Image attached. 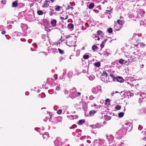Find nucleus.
I'll return each instance as SVG.
<instances>
[{
	"label": "nucleus",
	"mask_w": 146,
	"mask_h": 146,
	"mask_svg": "<svg viewBox=\"0 0 146 146\" xmlns=\"http://www.w3.org/2000/svg\"><path fill=\"white\" fill-rule=\"evenodd\" d=\"M68 15H66V17L64 18V17H61L60 18L62 20H66L68 18Z\"/></svg>",
	"instance_id": "e433bc0d"
},
{
	"label": "nucleus",
	"mask_w": 146,
	"mask_h": 146,
	"mask_svg": "<svg viewBox=\"0 0 146 146\" xmlns=\"http://www.w3.org/2000/svg\"><path fill=\"white\" fill-rule=\"evenodd\" d=\"M73 119H76L78 117V116H77V115H73Z\"/></svg>",
	"instance_id": "3c124183"
},
{
	"label": "nucleus",
	"mask_w": 146,
	"mask_h": 146,
	"mask_svg": "<svg viewBox=\"0 0 146 146\" xmlns=\"http://www.w3.org/2000/svg\"><path fill=\"white\" fill-rule=\"evenodd\" d=\"M74 39L73 38L71 37L69 40H67V44L70 46H75V42H76L75 41L74 43H73V40Z\"/></svg>",
	"instance_id": "7ed1b4c3"
},
{
	"label": "nucleus",
	"mask_w": 146,
	"mask_h": 146,
	"mask_svg": "<svg viewBox=\"0 0 146 146\" xmlns=\"http://www.w3.org/2000/svg\"><path fill=\"white\" fill-rule=\"evenodd\" d=\"M50 51L52 53H53L54 54L56 52H57V50L56 48H50Z\"/></svg>",
	"instance_id": "f8f14e48"
},
{
	"label": "nucleus",
	"mask_w": 146,
	"mask_h": 146,
	"mask_svg": "<svg viewBox=\"0 0 146 146\" xmlns=\"http://www.w3.org/2000/svg\"><path fill=\"white\" fill-rule=\"evenodd\" d=\"M67 117L70 119H73V115H68L67 116Z\"/></svg>",
	"instance_id": "4c0bfd02"
},
{
	"label": "nucleus",
	"mask_w": 146,
	"mask_h": 146,
	"mask_svg": "<svg viewBox=\"0 0 146 146\" xmlns=\"http://www.w3.org/2000/svg\"><path fill=\"white\" fill-rule=\"evenodd\" d=\"M89 57L88 55H84L83 56V58L84 59H87Z\"/></svg>",
	"instance_id": "58836bf2"
},
{
	"label": "nucleus",
	"mask_w": 146,
	"mask_h": 146,
	"mask_svg": "<svg viewBox=\"0 0 146 146\" xmlns=\"http://www.w3.org/2000/svg\"><path fill=\"white\" fill-rule=\"evenodd\" d=\"M85 122V120L84 119H81L79 120L77 122L78 125H81Z\"/></svg>",
	"instance_id": "4468645a"
},
{
	"label": "nucleus",
	"mask_w": 146,
	"mask_h": 146,
	"mask_svg": "<svg viewBox=\"0 0 146 146\" xmlns=\"http://www.w3.org/2000/svg\"><path fill=\"white\" fill-rule=\"evenodd\" d=\"M96 112L94 110H92L90 111L89 114L91 116H92L94 115V114Z\"/></svg>",
	"instance_id": "412c9836"
},
{
	"label": "nucleus",
	"mask_w": 146,
	"mask_h": 146,
	"mask_svg": "<svg viewBox=\"0 0 146 146\" xmlns=\"http://www.w3.org/2000/svg\"><path fill=\"white\" fill-rule=\"evenodd\" d=\"M43 135V138L44 139H46L49 137V134L48 132H46L44 133V134H42Z\"/></svg>",
	"instance_id": "1a4fd4ad"
},
{
	"label": "nucleus",
	"mask_w": 146,
	"mask_h": 146,
	"mask_svg": "<svg viewBox=\"0 0 146 146\" xmlns=\"http://www.w3.org/2000/svg\"><path fill=\"white\" fill-rule=\"evenodd\" d=\"M130 59H128V60H130L131 62L134 61L136 60L134 56H131L130 57Z\"/></svg>",
	"instance_id": "9b49d317"
},
{
	"label": "nucleus",
	"mask_w": 146,
	"mask_h": 146,
	"mask_svg": "<svg viewBox=\"0 0 146 146\" xmlns=\"http://www.w3.org/2000/svg\"><path fill=\"white\" fill-rule=\"evenodd\" d=\"M67 27L68 29H73L74 27V25L72 23H69Z\"/></svg>",
	"instance_id": "f3484780"
},
{
	"label": "nucleus",
	"mask_w": 146,
	"mask_h": 146,
	"mask_svg": "<svg viewBox=\"0 0 146 146\" xmlns=\"http://www.w3.org/2000/svg\"><path fill=\"white\" fill-rule=\"evenodd\" d=\"M1 2L3 4H5L6 1L5 0H4L2 1Z\"/></svg>",
	"instance_id": "6e6d98bb"
},
{
	"label": "nucleus",
	"mask_w": 146,
	"mask_h": 146,
	"mask_svg": "<svg viewBox=\"0 0 146 146\" xmlns=\"http://www.w3.org/2000/svg\"><path fill=\"white\" fill-rule=\"evenodd\" d=\"M124 113L123 112H120L118 113V116L119 117H122L124 115Z\"/></svg>",
	"instance_id": "c756f323"
},
{
	"label": "nucleus",
	"mask_w": 146,
	"mask_h": 146,
	"mask_svg": "<svg viewBox=\"0 0 146 146\" xmlns=\"http://www.w3.org/2000/svg\"><path fill=\"white\" fill-rule=\"evenodd\" d=\"M66 72H63L62 76H61L60 77V78L61 79H63L64 76L66 74Z\"/></svg>",
	"instance_id": "a19ab883"
},
{
	"label": "nucleus",
	"mask_w": 146,
	"mask_h": 146,
	"mask_svg": "<svg viewBox=\"0 0 146 146\" xmlns=\"http://www.w3.org/2000/svg\"><path fill=\"white\" fill-rule=\"evenodd\" d=\"M76 127V125H73L72 126L70 127V129H73V128H74Z\"/></svg>",
	"instance_id": "de8ad7c7"
},
{
	"label": "nucleus",
	"mask_w": 146,
	"mask_h": 146,
	"mask_svg": "<svg viewBox=\"0 0 146 146\" xmlns=\"http://www.w3.org/2000/svg\"><path fill=\"white\" fill-rule=\"evenodd\" d=\"M115 108L117 110H119L121 108V106H119V105H117L115 107Z\"/></svg>",
	"instance_id": "ea45409f"
},
{
	"label": "nucleus",
	"mask_w": 146,
	"mask_h": 146,
	"mask_svg": "<svg viewBox=\"0 0 146 146\" xmlns=\"http://www.w3.org/2000/svg\"><path fill=\"white\" fill-rule=\"evenodd\" d=\"M126 57L127 58H129L130 56L129 55H126Z\"/></svg>",
	"instance_id": "e2e57ef3"
},
{
	"label": "nucleus",
	"mask_w": 146,
	"mask_h": 146,
	"mask_svg": "<svg viewBox=\"0 0 146 146\" xmlns=\"http://www.w3.org/2000/svg\"><path fill=\"white\" fill-rule=\"evenodd\" d=\"M41 98H44L45 96V95L44 93H42L41 94Z\"/></svg>",
	"instance_id": "49530a36"
},
{
	"label": "nucleus",
	"mask_w": 146,
	"mask_h": 146,
	"mask_svg": "<svg viewBox=\"0 0 146 146\" xmlns=\"http://www.w3.org/2000/svg\"><path fill=\"white\" fill-rule=\"evenodd\" d=\"M113 78V81L115 82L116 81V78H115V77H114Z\"/></svg>",
	"instance_id": "13d9d810"
},
{
	"label": "nucleus",
	"mask_w": 146,
	"mask_h": 146,
	"mask_svg": "<svg viewBox=\"0 0 146 146\" xmlns=\"http://www.w3.org/2000/svg\"><path fill=\"white\" fill-rule=\"evenodd\" d=\"M125 144H124L123 143H121V144L118 145V146H125Z\"/></svg>",
	"instance_id": "09e8293b"
},
{
	"label": "nucleus",
	"mask_w": 146,
	"mask_h": 146,
	"mask_svg": "<svg viewBox=\"0 0 146 146\" xmlns=\"http://www.w3.org/2000/svg\"><path fill=\"white\" fill-rule=\"evenodd\" d=\"M56 21L55 19H53L51 22V24L52 27L55 26L56 24Z\"/></svg>",
	"instance_id": "9d476101"
},
{
	"label": "nucleus",
	"mask_w": 146,
	"mask_h": 146,
	"mask_svg": "<svg viewBox=\"0 0 146 146\" xmlns=\"http://www.w3.org/2000/svg\"><path fill=\"white\" fill-rule=\"evenodd\" d=\"M6 32L5 31H3L2 32H1V33L2 34H5Z\"/></svg>",
	"instance_id": "bf43d9fd"
},
{
	"label": "nucleus",
	"mask_w": 146,
	"mask_h": 146,
	"mask_svg": "<svg viewBox=\"0 0 146 146\" xmlns=\"http://www.w3.org/2000/svg\"><path fill=\"white\" fill-rule=\"evenodd\" d=\"M77 94L76 90L75 88H73L70 90V97L73 99L76 96Z\"/></svg>",
	"instance_id": "f257e3e1"
},
{
	"label": "nucleus",
	"mask_w": 146,
	"mask_h": 146,
	"mask_svg": "<svg viewBox=\"0 0 146 146\" xmlns=\"http://www.w3.org/2000/svg\"><path fill=\"white\" fill-rule=\"evenodd\" d=\"M106 101L107 103H109L110 102V100L109 99H107L106 100Z\"/></svg>",
	"instance_id": "5fc2aeb1"
},
{
	"label": "nucleus",
	"mask_w": 146,
	"mask_h": 146,
	"mask_svg": "<svg viewBox=\"0 0 146 146\" xmlns=\"http://www.w3.org/2000/svg\"><path fill=\"white\" fill-rule=\"evenodd\" d=\"M94 6V4L93 3H90L88 6V8L90 9H92Z\"/></svg>",
	"instance_id": "dca6fc26"
},
{
	"label": "nucleus",
	"mask_w": 146,
	"mask_h": 146,
	"mask_svg": "<svg viewBox=\"0 0 146 146\" xmlns=\"http://www.w3.org/2000/svg\"><path fill=\"white\" fill-rule=\"evenodd\" d=\"M81 95V93L79 92H78L77 93L76 96H80Z\"/></svg>",
	"instance_id": "603ef678"
},
{
	"label": "nucleus",
	"mask_w": 146,
	"mask_h": 146,
	"mask_svg": "<svg viewBox=\"0 0 146 146\" xmlns=\"http://www.w3.org/2000/svg\"><path fill=\"white\" fill-rule=\"evenodd\" d=\"M107 13H109V14H110V12H111V11L110 10H107Z\"/></svg>",
	"instance_id": "0e129e2a"
},
{
	"label": "nucleus",
	"mask_w": 146,
	"mask_h": 146,
	"mask_svg": "<svg viewBox=\"0 0 146 146\" xmlns=\"http://www.w3.org/2000/svg\"><path fill=\"white\" fill-rule=\"evenodd\" d=\"M94 65L97 67H99L100 66V63L99 62H96L94 63Z\"/></svg>",
	"instance_id": "bb28decb"
},
{
	"label": "nucleus",
	"mask_w": 146,
	"mask_h": 146,
	"mask_svg": "<svg viewBox=\"0 0 146 146\" xmlns=\"http://www.w3.org/2000/svg\"><path fill=\"white\" fill-rule=\"evenodd\" d=\"M58 50L59 52V53L61 54H63L64 53V51L61 50L60 49L58 48Z\"/></svg>",
	"instance_id": "cd10ccee"
},
{
	"label": "nucleus",
	"mask_w": 146,
	"mask_h": 146,
	"mask_svg": "<svg viewBox=\"0 0 146 146\" xmlns=\"http://www.w3.org/2000/svg\"><path fill=\"white\" fill-rule=\"evenodd\" d=\"M92 92L95 94L101 92V89L100 86H98L96 87L93 88L92 90Z\"/></svg>",
	"instance_id": "f03ea898"
},
{
	"label": "nucleus",
	"mask_w": 146,
	"mask_h": 146,
	"mask_svg": "<svg viewBox=\"0 0 146 146\" xmlns=\"http://www.w3.org/2000/svg\"><path fill=\"white\" fill-rule=\"evenodd\" d=\"M126 125H128L129 127H131V128H132V126H130V125H131V123H130L127 122L125 123Z\"/></svg>",
	"instance_id": "79ce46f5"
},
{
	"label": "nucleus",
	"mask_w": 146,
	"mask_h": 146,
	"mask_svg": "<svg viewBox=\"0 0 146 146\" xmlns=\"http://www.w3.org/2000/svg\"><path fill=\"white\" fill-rule=\"evenodd\" d=\"M88 78L90 80H93L94 79L95 77L93 75H92L89 76Z\"/></svg>",
	"instance_id": "c85d7f7f"
},
{
	"label": "nucleus",
	"mask_w": 146,
	"mask_h": 146,
	"mask_svg": "<svg viewBox=\"0 0 146 146\" xmlns=\"http://www.w3.org/2000/svg\"><path fill=\"white\" fill-rule=\"evenodd\" d=\"M104 117L106 118V119L107 120H110L111 119V117L110 116H108L107 115H104Z\"/></svg>",
	"instance_id": "c9c22d12"
},
{
	"label": "nucleus",
	"mask_w": 146,
	"mask_h": 146,
	"mask_svg": "<svg viewBox=\"0 0 146 146\" xmlns=\"http://www.w3.org/2000/svg\"><path fill=\"white\" fill-rule=\"evenodd\" d=\"M108 39H105L104 41H103L101 44L100 45V46L101 48H103L104 47V44L105 43V42L107 41Z\"/></svg>",
	"instance_id": "ddd939ff"
},
{
	"label": "nucleus",
	"mask_w": 146,
	"mask_h": 146,
	"mask_svg": "<svg viewBox=\"0 0 146 146\" xmlns=\"http://www.w3.org/2000/svg\"><path fill=\"white\" fill-rule=\"evenodd\" d=\"M18 4L17 1H15L12 3V6L14 7H16Z\"/></svg>",
	"instance_id": "aec40b11"
},
{
	"label": "nucleus",
	"mask_w": 146,
	"mask_h": 146,
	"mask_svg": "<svg viewBox=\"0 0 146 146\" xmlns=\"http://www.w3.org/2000/svg\"><path fill=\"white\" fill-rule=\"evenodd\" d=\"M143 139L145 141H146V137H144L143 138Z\"/></svg>",
	"instance_id": "338daca9"
},
{
	"label": "nucleus",
	"mask_w": 146,
	"mask_h": 146,
	"mask_svg": "<svg viewBox=\"0 0 146 146\" xmlns=\"http://www.w3.org/2000/svg\"><path fill=\"white\" fill-rule=\"evenodd\" d=\"M106 137L108 139H109V137H110L111 138V139H113V137L112 135H106Z\"/></svg>",
	"instance_id": "72a5a7b5"
},
{
	"label": "nucleus",
	"mask_w": 146,
	"mask_h": 146,
	"mask_svg": "<svg viewBox=\"0 0 146 146\" xmlns=\"http://www.w3.org/2000/svg\"><path fill=\"white\" fill-rule=\"evenodd\" d=\"M55 9L57 11H59L60 10V9L61 8V7L59 6H56L55 7Z\"/></svg>",
	"instance_id": "6ab92c4d"
},
{
	"label": "nucleus",
	"mask_w": 146,
	"mask_h": 146,
	"mask_svg": "<svg viewBox=\"0 0 146 146\" xmlns=\"http://www.w3.org/2000/svg\"><path fill=\"white\" fill-rule=\"evenodd\" d=\"M60 139V138H58L54 141V143L56 146H62V143L59 141Z\"/></svg>",
	"instance_id": "39448f33"
},
{
	"label": "nucleus",
	"mask_w": 146,
	"mask_h": 146,
	"mask_svg": "<svg viewBox=\"0 0 146 146\" xmlns=\"http://www.w3.org/2000/svg\"><path fill=\"white\" fill-rule=\"evenodd\" d=\"M49 4L47 3H44L42 6L44 7L47 8L49 6Z\"/></svg>",
	"instance_id": "a878e982"
},
{
	"label": "nucleus",
	"mask_w": 146,
	"mask_h": 146,
	"mask_svg": "<svg viewBox=\"0 0 146 146\" xmlns=\"http://www.w3.org/2000/svg\"><path fill=\"white\" fill-rule=\"evenodd\" d=\"M72 72H69L67 74V76L69 78H70L72 77Z\"/></svg>",
	"instance_id": "b1692460"
},
{
	"label": "nucleus",
	"mask_w": 146,
	"mask_h": 146,
	"mask_svg": "<svg viewBox=\"0 0 146 146\" xmlns=\"http://www.w3.org/2000/svg\"><path fill=\"white\" fill-rule=\"evenodd\" d=\"M56 13V12H55L54 10L53 9H52L51 11L49 13V14L50 16H51L53 14H55Z\"/></svg>",
	"instance_id": "a211bd4d"
},
{
	"label": "nucleus",
	"mask_w": 146,
	"mask_h": 146,
	"mask_svg": "<svg viewBox=\"0 0 146 146\" xmlns=\"http://www.w3.org/2000/svg\"><path fill=\"white\" fill-rule=\"evenodd\" d=\"M140 67L141 68H142L143 67V64H142V65H140Z\"/></svg>",
	"instance_id": "69168bd1"
},
{
	"label": "nucleus",
	"mask_w": 146,
	"mask_h": 146,
	"mask_svg": "<svg viewBox=\"0 0 146 146\" xmlns=\"http://www.w3.org/2000/svg\"><path fill=\"white\" fill-rule=\"evenodd\" d=\"M108 76V74L105 71H104L101 75V78H102V77L104 76L105 77H107Z\"/></svg>",
	"instance_id": "2eb2a0df"
},
{
	"label": "nucleus",
	"mask_w": 146,
	"mask_h": 146,
	"mask_svg": "<svg viewBox=\"0 0 146 146\" xmlns=\"http://www.w3.org/2000/svg\"><path fill=\"white\" fill-rule=\"evenodd\" d=\"M92 49L94 51H95L98 49V47L97 46H96L95 45H93L92 47Z\"/></svg>",
	"instance_id": "4be33fe9"
},
{
	"label": "nucleus",
	"mask_w": 146,
	"mask_h": 146,
	"mask_svg": "<svg viewBox=\"0 0 146 146\" xmlns=\"http://www.w3.org/2000/svg\"><path fill=\"white\" fill-rule=\"evenodd\" d=\"M141 127V126L140 125H139V128H138V129L139 130H141V128H140H140Z\"/></svg>",
	"instance_id": "680f3d73"
},
{
	"label": "nucleus",
	"mask_w": 146,
	"mask_h": 146,
	"mask_svg": "<svg viewBox=\"0 0 146 146\" xmlns=\"http://www.w3.org/2000/svg\"><path fill=\"white\" fill-rule=\"evenodd\" d=\"M116 79L117 81L120 83L123 82L124 81V79L122 77L120 76L117 77L116 78Z\"/></svg>",
	"instance_id": "423d86ee"
},
{
	"label": "nucleus",
	"mask_w": 146,
	"mask_h": 146,
	"mask_svg": "<svg viewBox=\"0 0 146 146\" xmlns=\"http://www.w3.org/2000/svg\"><path fill=\"white\" fill-rule=\"evenodd\" d=\"M37 13L39 15H42L43 12L41 10H39L37 11Z\"/></svg>",
	"instance_id": "f704fd0d"
},
{
	"label": "nucleus",
	"mask_w": 146,
	"mask_h": 146,
	"mask_svg": "<svg viewBox=\"0 0 146 146\" xmlns=\"http://www.w3.org/2000/svg\"><path fill=\"white\" fill-rule=\"evenodd\" d=\"M122 131L121 129L119 130L116 132L115 137L117 138L120 139L122 136Z\"/></svg>",
	"instance_id": "20e7f679"
},
{
	"label": "nucleus",
	"mask_w": 146,
	"mask_h": 146,
	"mask_svg": "<svg viewBox=\"0 0 146 146\" xmlns=\"http://www.w3.org/2000/svg\"><path fill=\"white\" fill-rule=\"evenodd\" d=\"M114 28L115 31H118L120 29L121 27L118 24H115L114 26Z\"/></svg>",
	"instance_id": "6e6552de"
},
{
	"label": "nucleus",
	"mask_w": 146,
	"mask_h": 146,
	"mask_svg": "<svg viewBox=\"0 0 146 146\" xmlns=\"http://www.w3.org/2000/svg\"><path fill=\"white\" fill-rule=\"evenodd\" d=\"M98 124H96V125H91V127L93 129H95L96 128H99V127L98 126Z\"/></svg>",
	"instance_id": "393cba45"
},
{
	"label": "nucleus",
	"mask_w": 146,
	"mask_h": 146,
	"mask_svg": "<svg viewBox=\"0 0 146 146\" xmlns=\"http://www.w3.org/2000/svg\"><path fill=\"white\" fill-rule=\"evenodd\" d=\"M97 34L98 35H100L101 36L103 35V33L100 31H98L97 32Z\"/></svg>",
	"instance_id": "7c9ffc66"
},
{
	"label": "nucleus",
	"mask_w": 146,
	"mask_h": 146,
	"mask_svg": "<svg viewBox=\"0 0 146 146\" xmlns=\"http://www.w3.org/2000/svg\"><path fill=\"white\" fill-rule=\"evenodd\" d=\"M62 110H61V109H60V110H58L57 111V113L58 114H60L61 113V112H62Z\"/></svg>",
	"instance_id": "c03bdc74"
},
{
	"label": "nucleus",
	"mask_w": 146,
	"mask_h": 146,
	"mask_svg": "<svg viewBox=\"0 0 146 146\" xmlns=\"http://www.w3.org/2000/svg\"><path fill=\"white\" fill-rule=\"evenodd\" d=\"M119 62L121 64H125L127 63L128 62L126 60H124L122 59H121L119 60Z\"/></svg>",
	"instance_id": "0eeeda50"
},
{
	"label": "nucleus",
	"mask_w": 146,
	"mask_h": 146,
	"mask_svg": "<svg viewBox=\"0 0 146 146\" xmlns=\"http://www.w3.org/2000/svg\"><path fill=\"white\" fill-rule=\"evenodd\" d=\"M107 31L108 32L110 33H111L112 32V29L111 28H108Z\"/></svg>",
	"instance_id": "473e14b6"
},
{
	"label": "nucleus",
	"mask_w": 146,
	"mask_h": 146,
	"mask_svg": "<svg viewBox=\"0 0 146 146\" xmlns=\"http://www.w3.org/2000/svg\"><path fill=\"white\" fill-rule=\"evenodd\" d=\"M60 88L61 87L60 86H56V90L57 91H58Z\"/></svg>",
	"instance_id": "37998d69"
},
{
	"label": "nucleus",
	"mask_w": 146,
	"mask_h": 146,
	"mask_svg": "<svg viewBox=\"0 0 146 146\" xmlns=\"http://www.w3.org/2000/svg\"><path fill=\"white\" fill-rule=\"evenodd\" d=\"M110 76H111V78H113L115 76H114L113 75V74H111L110 75Z\"/></svg>",
	"instance_id": "864d4df0"
},
{
	"label": "nucleus",
	"mask_w": 146,
	"mask_h": 146,
	"mask_svg": "<svg viewBox=\"0 0 146 146\" xmlns=\"http://www.w3.org/2000/svg\"><path fill=\"white\" fill-rule=\"evenodd\" d=\"M140 46L141 48H144L145 46V44L143 42H141L140 43Z\"/></svg>",
	"instance_id": "2f4dec72"
},
{
	"label": "nucleus",
	"mask_w": 146,
	"mask_h": 146,
	"mask_svg": "<svg viewBox=\"0 0 146 146\" xmlns=\"http://www.w3.org/2000/svg\"><path fill=\"white\" fill-rule=\"evenodd\" d=\"M94 98V97L93 96L91 95L90 96L89 98V99L90 100H93Z\"/></svg>",
	"instance_id": "a18cd8bd"
},
{
	"label": "nucleus",
	"mask_w": 146,
	"mask_h": 146,
	"mask_svg": "<svg viewBox=\"0 0 146 146\" xmlns=\"http://www.w3.org/2000/svg\"><path fill=\"white\" fill-rule=\"evenodd\" d=\"M136 34H135V33H134V34H133V36L134 37H135V36H136Z\"/></svg>",
	"instance_id": "774afa93"
},
{
	"label": "nucleus",
	"mask_w": 146,
	"mask_h": 146,
	"mask_svg": "<svg viewBox=\"0 0 146 146\" xmlns=\"http://www.w3.org/2000/svg\"><path fill=\"white\" fill-rule=\"evenodd\" d=\"M115 93L114 92H112L111 93V96H113V94H114Z\"/></svg>",
	"instance_id": "052dcab7"
},
{
	"label": "nucleus",
	"mask_w": 146,
	"mask_h": 146,
	"mask_svg": "<svg viewBox=\"0 0 146 146\" xmlns=\"http://www.w3.org/2000/svg\"><path fill=\"white\" fill-rule=\"evenodd\" d=\"M11 28H12V25H10L9 26H8L7 27V28L8 29H11Z\"/></svg>",
	"instance_id": "8fccbe9b"
},
{
	"label": "nucleus",
	"mask_w": 146,
	"mask_h": 146,
	"mask_svg": "<svg viewBox=\"0 0 146 146\" xmlns=\"http://www.w3.org/2000/svg\"><path fill=\"white\" fill-rule=\"evenodd\" d=\"M117 23H118V24L119 26L122 25L123 24V22L120 20H118L117 21Z\"/></svg>",
	"instance_id": "5701e85b"
},
{
	"label": "nucleus",
	"mask_w": 146,
	"mask_h": 146,
	"mask_svg": "<svg viewBox=\"0 0 146 146\" xmlns=\"http://www.w3.org/2000/svg\"><path fill=\"white\" fill-rule=\"evenodd\" d=\"M63 59V58L62 57H60L59 58V60L60 62H61Z\"/></svg>",
	"instance_id": "4d7b16f0"
}]
</instances>
